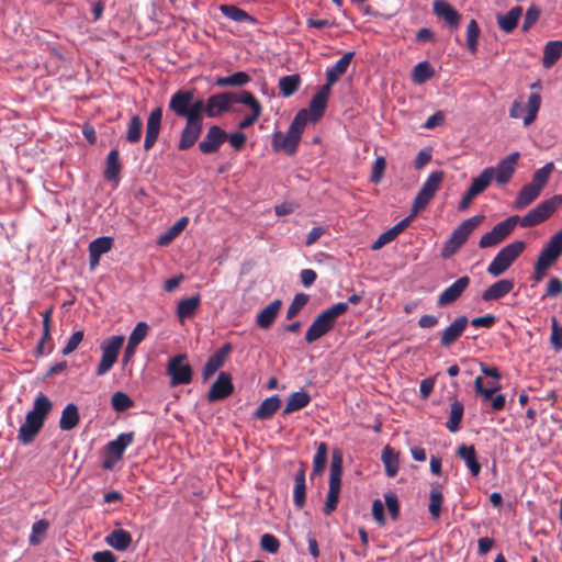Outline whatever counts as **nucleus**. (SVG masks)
<instances>
[{"label":"nucleus","instance_id":"7c9ffc66","mask_svg":"<svg viewBox=\"0 0 562 562\" xmlns=\"http://www.w3.org/2000/svg\"><path fill=\"white\" fill-rule=\"evenodd\" d=\"M201 304L200 294L192 295L190 297L180 300L177 306V317L179 321L191 318L195 315Z\"/></svg>","mask_w":562,"mask_h":562},{"label":"nucleus","instance_id":"e433bc0d","mask_svg":"<svg viewBox=\"0 0 562 562\" xmlns=\"http://www.w3.org/2000/svg\"><path fill=\"white\" fill-rule=\"evenodd\" d=\"M562 55V41H550L543 48L542 66L551 68Z\"/></svg>","mask_w":562,"mask_h":562},{"label":"nucleus","instance_id":"6e6552de","mask_svg":"<svg viewBox=\"0 0 562 562\" xmlns=\"http://www.w3.org/2000/svg\"><path fill=\"white\" fill-rule=\"evenodd\" d=\"M443 179L445 172L442 170L432 171L428 176L414 199L412 206L414 209V213H419L426 209V206L435 196L436 192L439 190Z\"/></svg>","mask_w":562,"mask_h":562},{"label":"nucleus","instance_id":"aec40b11","mask_svg":"<svg viewBox=\"0 0 562 562\" xmlns=\"http://www.w3.org/2000/svg\"><path fill=\"white\" fill-rule=\"evenodd\" d=\"M562 255V228L557 232L540 251L537 260L552 266Z\"/></svg>","mask_w":562,"mask_h":562},{"label":"nucleus","instance_id":"58836bf2","mask_svg":"<svg viewBox=\"0 0 562 562\" xmlns=\"http://www.w3.org/2000/svg\"><path fill=\"white\" fill-rule=\"evenodd\" d=\"M381 460L384 464L386 475L389 477L396 476L400 468L398 453L390 446H385L382 450Z\"/></svg>","mask_w":562,"mask_h":562},{"label":"nucleus","instance_id":"9d476101","mask_svg":"<svg viewBox=\"0 0 562 562\" xmlns=\"http://www.w3.org/2000/svg\"><path fill=\"white\" fill-rule=\"evenodd\" d=\"M134 441V434L126 432L121 434L116 439L108 442L104 448V459L102 461V468L105 470H112L117 461H120L124 454L125 449Z\"/></svg>","mask_w":562,"mask_h":562},{"label":"nucleus","instance_id":"20e7f679","mask_svg":"<svg viewBox=\"0 0 562 562\" xmlns=\"http://www.w3.org/2000/svg\"><path fill=\"white\" fill-rule=\"evenodd\" d=\"M348 308L347 303L338 302L323 311L306 330L305 341L312 344L326 335L334 328L336 318L346 313Z\"/></svg>","mask_w":562,"mask_h":562},{"label":"nucleus","instance_id":"6e6d98bb","mask_svg":"<svg viewBox=\"0 0 562 562\" xmlns=\"http://www.w3.org/2000/svg\"><path fill=\"white\" fill-rule=\"evenodd\" d=\"M501 387L502 386L497 380L490 383L487 387L484 386L483 379L481 376H476L474 380V390L479 395L483 397L484 401L492 398V395L498 392Z\"/></svg>","mask_w":562,"mask_h":562},{"label":"nucleus","instance_id":"dca6fc26","mask_svg":"<svg viewBox=\"0 0 562 562\" xmlns=\"http://www.w3.org/2000/svg\"><path fill=\"white\" fill-rule=\"evenodd\" d=\"M471 283V279L468 276H463L457 279L452 284L445 289L437 299L438 306H447L454 303L468 289Z\"/></svg>","mask_w":562,"mask_h":562},{"label":"nucleus","instance_id":"c85d7f7f","mask_svg":"<svg viewBox=\"0 0 562 562\" xmlns=\"http://www.w3.org/2000/svg\"><path fill=\"white\" fill-rule=\"evenodd\" d=\"M281 407V398L279 395H272L263 400L258 408L252 413V417L259 420L271 418Z\"/></svg>","mask_w":562,"mask_h":562},{"label":"nucleus","instance_id":"8fccbe9b","mask_svg":"<svg viewBox=\"0 0 562 562\" xmlns=\"http://www.w3.org/2000/svg\"><path fill=\"white\" fill-rule=\"evenodd\" d=\"M553 170H554L553 162L546 164L542 168L538 169L533 173L532 180L529 184H531L532 187H535L537 190H539L541 192L542 189L546 187V184L550 178V175L552 173Z\"/></svg>","mask_w":562,"mask_h":562},{"label":"nucleus","instance_id":"5701e85b","mask_svg":"<svg viewBox=\"0 0 562 562\" xmlns=\"http://www.w3.org/2000/svg\"><path fill=\"white\" fill-rule=\"evenodd\" d=\"M331 88L328 86H323L321 89L313 95L310 102V117L311 121L317 122L325 112L327 101L330 94Z\"/></svg>","mask_w":562,"mask_h":562},{"label":"nucleus","instance_id":"7ed1b4c3","mask_svg":"<svg viewBox=\"0 0 562 562\" xmlns=\"http://www.w3.org/2000/svg\"><path fill=\"white\" fill-rule=\"evenodd\" d=\"M307 119L308 112L306 110L299 111L291 122L286 134L282 132L273 134L272 149L277 153L283 150L288 155H293L296 151Z\"/></svg>","mask_w":562,"mask_h":562},{"label":"nucleus","instance_id":"0e129e2a","mask_svg":"<svg viewBox=\"0 0 562 562\" xmlns=\"http://www.w3.org/2000/svg\"><path fill=\"white\" fill-rule=\"evenodd\" d=\"M385 168H386L385 158L382 156L376 157V159L374 160V164L372 166V171H371V176H370V180L372 183L378 184L382 180Z\"/></svg>","mask_w":562,"mask_h":562},{"label":"nucleus","instance_id":"2eb2a0df","mask_svg":"<svg viewBox=\"0 0 562 562\" xmlns=\"http://www.w3.org/2000/svg\"><path fill=\"white\" fill-rule=\"evenodd\" d=\"M468 325L469 319L467 316L461 315L454 318L452 323L441 333L440 346L443 348H450L452 345H454L463 335Z\"/></svg>","mask_w":562,"mask_h":562},{"label":"nucleus","instance_id":"49530a36","mask_svg":"<svg viewBox=\"0 0 562 562\" xmlns=\"http://www.w3.org/2000/svg\"><path fill=\"white\" fill-rule=\"evenodd\" d=\"M443 502V495L440 490V485H432L429 493V505L428 510L434 519H439L441 514V505Z\"/></svg>","mask_w":562,"mask_h":562},{"label":"nucleus","instance_id":"680f3d73","mask_svg":"<svg viewBox=\"0 0 562 562\" xmlns=\"http://www.w3.org/2000/svg\"><path fill=\"white\" fill-rule=\"evenodd\" d=\"M148 329L149 327L145 322L137 323L128 337L130 345L138 346L145 339Z\"/></svg>","mask_w":562,"mask_h":562},{"label":"nucleus","instance_id":"423d86ee","mask_svg":"<svg viewBox=\"0 0 562 562\" xmlns=\"http://www.w3.org/2000/svg\"><path fill=\"white\" fill-rule=\"evenodd\" d=\"M484 221V215H474L464 220L443 244L441 256L449 258L454 255L468 240L473 231Z\"/></svg>","mask_w":562,"mask_h":562},{"label":"nucleus","instance_id":"69168bd1","mask_svg":"<svg viewBox=\"0 0 562 562\" xmlns=\"http://www.w3.org/2000/svg\"><path fill=\"white\" fill-rule=\"evenodd\" d=\"M260 547L262 550L269 553H276L280 548V541L276 536L271 533H265L261 536Z\"/></svg>","mask_w":562,"mask_h":562},{"label":"nucleus","instance_id":"4c0bfd02","mask_svg":"<svg viewBox=\"0 0 562 562\" xmlns=\"http://www.w3.org/2000/svg\"><path fill=\"white\" fill-rule=\"evenodd\" d=\"M540 191L537 190L531 184H525L520 191L518 192L515 201H514V209L516 210H522L530 205L535 200L538 199L540 195Z\"/></svg>","mask_w":562,"mask_h":562},{"label":"nucleus","instance_id":"c9c22d12","mask_svg":"<svg viewBox=\"0 0 562 562\" xmlns=\"http://www.w3.org/2000/svg\"><path fill=\"white\" fill-rule=\"evenodd\" d=\"M80 422L78 407L74 403H69L61 412L59 419V428L64 431L74 429Z\"/></svg>","mask_w":562,"mask_h":562},{"label":"nucleus","instance_id":"1a4fd4ad","mask_svg":"<svg viewBox=\"0 0 562 562\" xmlns=\"http://www.w3.org/2000/svg\"><path fill=\"white\" fill-rule=\"evenodd\" d=\"M124 342V336H112L104 340L101 345V360L97 367L95 374L98 376L108 373L117 360L120 349Z\"/></svg>","mask_w":562,"mask_h":562},{"label":"nucleus","instance_id":"3c124183","mask_svg":"<svg viewBox=\"0 0 562 562\" xmlns=\"http://www.w3.org/2000/svg\"><path fill=\"white\" fill-rule=\"evenodd\" d=\"M435 75V70L428 61H420L413 68L412 78L416 83H425Z\"/></svg>","mask_w":562,"mask_h":562},{"label":"nucleus","instance_id":"0eeeda50","mask_svg":"<svg viewBox=\"0 0 562 562\" xmlns=\"http://www.w3.org/2000/svg\"><path fill=\"white\" fill-rule=\"evenodd\" d=\"M526 243L522 240L513 241L503 247L487 267V272L493 277L505 273L516 259L524 252Z\"/></svg>","mask_w":562,"mask_h":562},{"label":"nucleus","instance_id":"37998d69","mask_svg":"<svg viewBox=\"0 0 562 562\" xmlns=\"http://www.w3.org/2000/svg\"><path fill=\"white\" fill-rule=\"evenodd\" d=\"M301 86V78L299 75H288L279 79L280 93L284 98L293 95Z\"/></svg>","mask_w":562,"mask_h":562},{"label":"nucleus","instance_id":"f704fd0d","mask_svg":"<svg viewBox=\"0 0 562 562\" xmlns=\"http://www.w3.org/2000/svg\"><path fill=\"white\" fill-rule=\"evenodd\" d=\"M522 14V8L521 7H514L512 8L506 14L497 15V24L502 31L509 34L512 33L518 24V21Z\"/></svg>","mask_w":562,"mask_h":562},{"label":"nucleus","instance_id":"2f4dec72","mask_svg":"<svg viewBox=\"0 0 562 562\" xmlns=\"http://www.w3.org/2000/svg\"><path fill=\"white\" fill-rule=\"evenodd\" d=\"M122 169V165L120 161V153L117 149H112L105 160V168L103 172V177L108 181L117 182L120 180V172Z\"/></svg>","mask_w":562,"mask_h":562},{"label":"nucleus","instance_id":"b1692460","mask_svg":"<svg viewBox=\"0 0 562 562\" xmlns=\"http://www.w3.org/2000/svg\"><path fill=\"white\" fill-rule=\"evenodd\" d=\"M434 13L442 18L451 29H458L460 21H461V14L447 1L445 0H435L434 4Z\"/></svg>","mask_w":562,"mask_h":562},{"label":"nucleus","instance_id":"4be33fe9","mask_svg":"<svg viewBox=\"0 0 562 562\" xmlns=\"http://www.w3.org/2000/svg\"><path fill=\"white\" fill-rule=\"evenodd\" d=\"M232 350L231 344L223 345L216 350L206 361L202 371L203 380H207L212 376L221 367H223L226 358Z\"/></svg>","mask_w":562,"mask_h":562},{"label":"nucleus","instance_id":"79ce46f5","mask_svg":"<svg viewBox=\"0 0 562 562\" xmlns=\"http://www.w3.org/2000/svg\"><path fill=\"white\" fill-rule=\"evenodd\" d=\"M188 217L183 216L179 218L167 232L159 235L157 245L168 246L188 225Z\"/></svg>","mask_w":562,"mask_h":562},{"label":"nucleus","instance_id":"ea45409f","mask_svg":"<svg viewBox=\"0 0 562 562\" xmlns=\"http://www.w3.org/2000/svg\"><path fill=\"white\" fill-rule=\"evenodd\" d=\"M494 175L495 170L493 167L485 168L477 177L472 179L469 189L476 195L481 194L487 189L494 178Z\"/></svg>","mask_w":562,"mask_h":562},{"label":"nucleus","instance_id":"412c9836","mask_svg":"<svg viewBox=\"0 0 562 562\" xmlns=\"http://www.w3.org/2000/svg\"><path fill=\"white\" fill-rule=\"evenodd\" d=\"M519 153L515 151L506 156L504 159H502L497 166L494 168L495 175L494 178L496 182L501 186L506 184L510 181L515 169L517 161L519 159Z\"/></svg>","mask_w":562,"mask_h":562},{"label":"nucleus","instance_id":"09e8293b","mask_svg":"<svg viewBox=\"0 0 562 562\" xmlns=\"http://www.w3.org/2000/svg\"><path fill=\"white\" fill-rule=\"evenodd\" d=\"M464 407L459 401H454L450 407L449 420L446 424L447 429L450 432H456L460 429V423L463 417Z\"/></svg>","mask_w":562,"mask_h":562},{"label":"nucleus","instance_id":"f03ea898","mask_svg":"<svg viewBox=\"0 0 562 562\" xmlns=\"http://www.w3.org/2000/svg\"><path fill=\"white\" fill-rule=\"evenodd\" d=\"M557 198L551 201H542L536 207L530 210L525 216L512 215L497 223L492 231L485 233L479 247L482 249L495 247L504 241L519 224L524 228L537 226L548 220L555 212Z\"/></svg>","mask_w":562,"mask_h":562},{"label":"nucleus","instance_id":"bf43d9fd","mask_svg":"<svg viewBox=\"0 0 562 562\" xmlns=\"http://www.w3.org/2000/svg\"><path fill=\"white\" fill-rule=\"evenodd\" d=\"M113 246V239L109 236L98 237L92 240L89 245V252L102 256L111 250Z\"/></svg>","mask_w":562,"mask_h":562},{"label":"nucleus","instance_id":"a211bd4d","mask_svg":"<svg viewBox=\"0 0 562 562\" xmlns=\"http://www.w3.org/2000/svg\"><path fill=\"white\" fill-rule=\"evenodd\" d=\"M234 392L232 376L227 372H221L216 381L207 392V401L216 402L228 397Z\"/></svg>","mask_w":562,"mask_h":562},{"label":"nucleus","instance_id":"72a5a7b5","mask_svg":"<svg viewBox=\"0 0 562 562\" xmlns=\"http://www.w3.org/2000/svg\"><path fill=\"white\" fill-rule=\"evenodd\" d=\"M311 402V396L304 391L293 392L289 395L282 415H289L306 407Z\"/></svg>","mask_w":562,"mask_h":562},{"label":"nucleus","instance_id":"5fc2aeb1","mask_svg":"<svg viewBox=\"0 0 562 562\" xmlns=\"http://www.w3.org/2000/svg\"><path fill=\"white\" fill-rule=\"evenodd\" d=\"M480 33L481 31L477 22L472 19L467 26V47L471 54H475L477 52Z\"/></svg>","mask_w":562,"mask_h":562},{"label":"nucleus","instance_id":"f3484780","mask_svg":"<svg viewBox=\"0 0 562 562\" xmlns=\"http://www.w3.org/2000/svg\"><path fill=\"white\" fill-rule=\"evenodd\" d=\"M53 408L52 401L44 395L43 393H40L33 403V408L26 414L25 419L34 423L41 427L44 426L45 419L48 416Z\"/></svg>","mask_w":562,"mask_h":562},{"label":"nucleus","instance_id":"ddd939ff","mask_svg":"<svg viewBox=\"0 0 562 562\" xmlns=\"http://www.w3.org/2000/svg\"><path fill=\"white\" fill-rule=\"evenodd\" d=\"M226 140L227 133L218 125H212L199 143V149L204 155H211L216 153Z\"/></svg>","mask_w":562,"mask_h":562},{"label":"nucleus","instance_id":"9b49d317","mask_svg":"<svg viewBox=\"0 0 562 562\" xmlns=\"http://www.w3.org/2000/svg\"><path fill=\"white\" fill-rule=\"evenodd\" d=\"M167 374L170 376V385L189 384L192 381V368L187 361L186 355H177L169 359Z\"/></svg>","mask_w":562,"mask_h":562},{"label":"nucleus","instance_id":"774afa93","mask_svg":"<svg viewBox=\"0 0 562 562\" xmlns=\"http://www.w3.org/2000/svg\"><path fill=\"white\" fill-rule=\"evenodd\" d=\"M82 339H83V330L75 331L67 340V344L63 348L61 353L64 356H67V355H70L71 352H74L78 348V346L80 345Z\"/></svg>","mask_w":562,"mask_h":562},{"label":"nucleus","instance_id":"4d7b16f0","mask_svg":"<svg viewBox=\"0 0 562 562\" xmlns=\"http://www.w3.org/2000/svg\"><path fill=\"white\" fill-rule=\"evenodd\" d=\"M142 127L143 123L138 115H133L130 120L127 132H126V140L128 143H138L142 136Z\"/></svg>","mask_w":562,"mask_h":562},{"label":"nucleus","instance_id":"13d9d810","mask_svg":"<svg viewBox=\"0 0 562 562\" xmlns=\"http://www.w3.org/2000/svg\"><path fill=\"white\" fill-rule=\"evenodd\" d=\"M111 405L115 412L122 413L134 406L133 400L123 392H115L111 397Z\"/></svg>","mask_w":562,"mask_h":562},{"label":"nucleus","instance_id":"473e14b6","mask_svg":"<svg viewBox=\"0 0 562 562\" xmlns=\"http://www.w3.org/2000/svg\"><path fill=\"white\" fill-rule=\"evenodd\" d=\"M306 502V484H305V467L302 464L301 469L295 473L293 503L295 507L302 508Z\"/></svg>","mask_w":562,"mask_h":562},{"label":"nucleus","instance_id":"393cba45","mask_svg":"<svg viewBox=\"0 0 562 562\" xmlns=\"http://www.w3.org/2000/svg\"><path fill=\"white\" fill-rule=\"evenodd\" d=\"M355 53L353 52H347L342 55L341 58H339L335 65L326 70V83L325 86H328L331 88L333 85H335L341 76H344L353 58Z\"/></svg>","mask_w":562,"mask_h":562},{"label":"nucleus","instance_id":"338daca9","mask_svg":"<svg viewBox=\"0 0 562 562\" xmlns=\"http://www.w3.org/2000/svg\"><path fill=\"white\" fill-rule=\"evenodd\" d=\"M385 505L393 520L400 516V503L395 493L389 492L384 495Z\"/></svg>","mask_w":562,"mask_h":562},{"label":"nucleus","instance_id":"c756f323","mask_svg":"<svg viewBox=\"0 0 562 562\" xmlns=\"http://www.w3.org/2000/svg\"><path fill=\"white\" fill-rule=\"evenodd\" d=\"M281 305L282 302L279 299L269 303L258 313L257 325L262 329L270 328L280 312Z\"/></svg>","mask_w":562,"mask_h":562},{"label":"nucleus","instance_id":"6ab92c4d","mask_svg":"<svg viewBox=\"0 0 562 562\" xmlns=\"http://www.w3.org/2000/svg\"><path fill=\"white\" fill-rule=\"evenodd\" d=\"M238 103L245 104L251 109V114L245 116L239 123L238 128L245 130L251 126L261 115L262 106L255 95L249 91H241Z\"/></svg>","mask_w":562,"mask_h":562},{"label":"nucleus","instance_id":"a18cd8bd","mask_svg":"<svg viewBox=\"0 0 562 562\" xmlns=\"http://www.w3.org/2000/svg\"><path fill=\"white\" fill-rule=\"evenodd\" d=\"M317 450L313 458V475H321L327 463V454H328V446L326 442H317L316 443Z\"/></svg>","mask_w":562,"mask_h":562},{"label":"nucleus","instance_id":"4468645a","mask_svg":"<svg viewBox=\"0 0 562 562\" xmlns=\"http://www.w3.org/2000/svg\"><path fill=\"white\" fill-rule=\"evenodd\" d=\"M162 120V108L157 106L149 113L146 122V134L144 139V149L150 150L158 139Z\"/></svg>","mask_w":562,"mask_h":562},{"label":"nucleus","instance_id":"e2e57ef3","mask_svg":"<svg viewBox=\"0 0 562 562\" xmlns=\"http://www.w3.org/2000/svg\"><path fill=\"white\" fill-rule=\"evenodd\" d=\"M550 341L555 351L562 348V326L558 323L555 317L551 318V337Z\"/></svg>","mask_w":562,"mask_h":562},{"label":"nucleus","instance_id":"de8ad7c7","mask_svg":"<svg viewBox=\"0 0 562 562\" xmlns=\"http://www.w3.org/2000/svg\"><path fill=\"white\" fill-rule=\"evenodd\" d=\"M42 428L43 427L25 419L19 428L18 440L23 445H30Z\"/></svg>","mask_w":562,"mask_h":562},{"label":"nucleus","instance_id":"39448f33","mask_svg":"<svg viewBox=\"0 0 562 562\" xmlns=\"http://www.w3.org/2000/svg\"><path fill=\"white\" fill-rule=\"evenodd\" d=\"M342 463V452L339 449H335L331 454L330 473L328 482L329 486L326 495V502L323 508V513L326 516H329L333 512L336 510L339 502L341 476L344 471Z\"/></svg>","mask_w":562,"mask_h":562},{"label":"nucleus","instance_id":"f8f14e48","mask_svg":"<svg viewBox=\"0 0 562 562\" xmlns=\"http://www.w3.org/2000/svg\"><path fill=\"white\" fill-rule=\"evenodd\" d=\"M240 92H221L211 95L206 100L205 114L209 117H216L231 110L233 103H238Z\"/></svg>","mask_w":562,"mask_h":562},{"label":"nucleus","instance_id":"052dcab7","mask_svg":"<svg viewBox=\"0 0 562 562\" xmlns=\"http://www.w3.org/2000/svg\"><path fill=\"white\" fill-rule=\"evenodd\" d=\"M310 296L305 293H297L286 312V319L294 318L301 310L307 304Z\"/></svg>","mask_w":562,"mask_h":562},{"label":"nucleus","instance_id":"864d4df0","mask_svg":"<svg viewBox=\"0 0 562 562\" xmlns=\"http://www.w3.org/2000/svg\"><path fill=\"white\" fill-rule=\"evenodd\" d=\"M49 528V521L46 519L37 520L32 526V531L29 537V542L31 546H38L42 543L47 530Z\"/></svg>","mask_w":562,"mask_h":562},{"label":"nucleus","instance_id":"a878e982","mask_svg":"<svg viewBox=\"0 0 562 562\" xmlns=\"http://www.w3.org/2000/svg\"><path fill=\"white\" fill-rule=\"evenodd\" d=\"M514 281L502 279L490 285L483 293L482 300L485 302L496 301L506 296L514 289Z\"/></svg>","mask_w":562,"mask_h":562},{"label":"nucleus","instance_id":"bb28decb","mask_svg":"<svg viewBox=\"0 0 562 562\" xmlns=\"http://www.w3.org/2000/svg\"><path fill=\"white\" fill-rule=\"evenodd\" d=\"M104 541L116 551H126L132 544L133 538L127 530L116 528L105 536Z\"/></svg>","mask_w":562,"mask_h":562},{"label":"nucleus","instance_id":"c03bdc74","mask_svg":"<svg viewBox=\"0 0 562 562\" xmlns=\"http://www.w3.org/2000/svg\"><path fill=\"white\" fill-rule=\"evenodd\" d=\"M250 81V76L245 71H237L226 77H217L215 85L218 87H243Z\"/></svg>","mask_w":562,"mask_h":562},{"label":"nucleus","instance_id":"f257e3e1","mask_svg":"<svg viewBox=\"0 0 562 562\" xmlns=\"http://www.w3.org/2000/svg\"><path fill=\"white\" fill-rule=\"evenodd\" d=\"M194 97V89H179L171 94L168 102V109L178 117L186 120L178 143L179 150L191 148L198 142L203 131L206 102Z\"/></svg>","mask_w":562,"mask_h":562},{"label":"nucleus","instance_id":"603ef678","mask_svg":"<svg viewBox=\"0 0 562 562\" xmlns=\"http://www.w3.org/2000/svg\"><path fill=\"white\" fill-rule=\"evenodd\" d=\"M541 105V95L539 93H531L527 102V114L524 116V125L529 126L537 119Z\"/></svg>","mask_w":562,"mask_h":562},{"label":"nucleus","instance_id":"a19ab883","mask_svg":"<svg viewBox=\"0 0 562 562\" xmlns=\"http://www.w3.org/2000/svg\"><path fill=\"white\" fill-rule=\"evenodd\" d=\"M220 11L222 12L223 15L235 22H256V20L251 15H249L245 10L234 4H222L220 7Z\"/></svg>","mask_w":562,"mask_h":562},{"label":"nucleus","instance_id":"cd10ccee","mask_svg":"<svg viewBox=\"0 0 562 562\" xmlns=\"http://www.w3.org/2000/svg\"><path fill=\"white\" fill-rule=\"evenodd\" d=\"M457 456L465 462L472 476H477L480 474L481 464L477 460L476 450L473 445H460L457 449Z\"/></svg>","mask_w":562,"mask_h":562}]
</instances>
